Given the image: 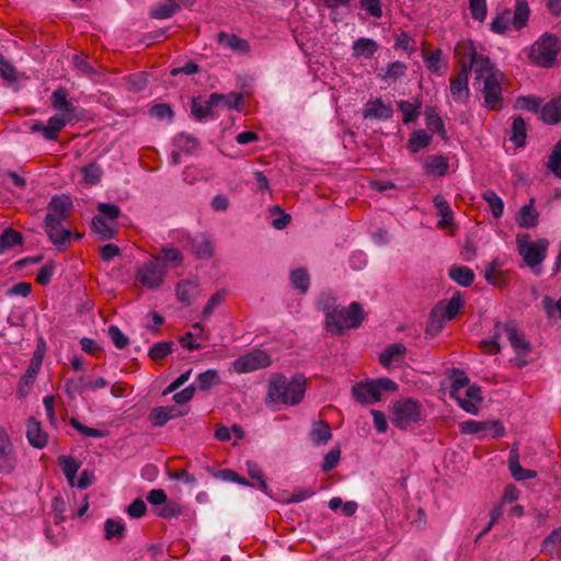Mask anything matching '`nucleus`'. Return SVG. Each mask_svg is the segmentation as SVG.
Wrapping results in <instances>:
<instances>
[{"instance_id": "1", "label": "nucleus", "mask_w": 561, "mask_h": 561, "mask_svg": "<svg viewBox=\"0 0 561 561\" xmlns=\"http://www.w3.org/2000/svg\"><path fill=\"white\" fill-rule=\"evenodd\" d=\"M50 104L57 113L48 119L47 124L35 122L30 129L33 133H41L46 140H56L67 124L82 119L83 110L68 100V92L64 88H59L51 93Z\"/></svg>"}, {"instance_id": "2", "label": "nucleus", "mask_w": 561, "mask_h": 561, "mask_svg": "<svg viewBox=\"0 0 561 561\" xmlns=\"http://www.w3.org/2000/svg\"><path fill=\"white\" fill-rule=\"evenodd\" d=\"M504 73L490 60H480L474 73L473 87L483 99V106L489 111H500L504 105Z\"/></svg>"}, {"instance_id": "3", "label": "nucleus", "mask_w": 561, "mask_h": 561, "mask_svg": "<svg viewBox=\"0 0 561 561\" xmlns=\"http://www.w3.org/2000/svg\"><path fill=\"white\" fill-rule=\"evenodd\" d=\"M306 378L301 375L294 376L288 380L283 375L272 378L265 399L266 405L276 408L279 404L295 405L299 403L306 391Z\"/></svg>"}, {"instance_id": "4", "label": "nucleus", "mask_w": 561, "mask_h": 561, "mask_svg": "<svg viewBox=\"0 0 561 561\" xmlns=\"http://www.w3.org/2000/svg\"><path fill=\"white\" fill-rule=\"evenodd\" d=\"M72 207L71 199L66 195L54 196L45 217V231L50 241L57 247L66 245L70 240V231L61 227Z\"/></svg>"}, {"instance_id": "5", "label": "nucleus", "mask_w": 561, "mask_h": 561, "mask_svg": "<svg viewBox=\"0 0 561 561\" xmlns=\"http://www.w3.org/2000/svg\"><path fill=\"white\" fill-rule=\"evenodd\" d=\"M364 320V311L358 302L348 307L339 306L328 314L325 329L332 335H341L345 330L357 328Z\"/></svg>"}, {"instance_id": "6", "label": "nucleus", "mask_w": 561, "mask_h": 561, "mask_svg": "<svg viewBox=\"0 0 561 561\" xmlns=\"http://www.w3.org/2000/svg\"><path fill=\"white\" fill-rule=\"evenodd\" d=\"M516 244L525 265L537 274L547 256L549 241L547 239L529 241L528 233H518L516 236Z\"/></svg>"}, {"instance_id": "7", "label": "nucleus", "mask_w": 561, "mask_h": 561, "mask_svg": "<svg viewBox=\"0 0 561 561\" xmlns=\"http://www.w3.org/2000/svg\"><path fill=\"white\" fill-rule=\"evenodd\" d=\"M423 421L422 404L413 399L398 400L391 409V422L401 430L412 428Z\"/></svg>"}, {"instance_id": "8", "label": "nucleus", "mask_w": 561, "mask_h": 561, "mask_svg": "<svg viewBox=\"0 0 561 561\" xmlns=\"http://www.w3.org/2000/svg\"><path fill=\"white\" fill-rule=\"evenodd\" d=\"M398 385L389 378L370 379L353 386L352 394L360 404H373L381 399L382 391H396Z\"/></svg>"}, {"instance_id": "9", "label": "nucleus", "mask_w": 561, "mask_h": 561, "mask_svg": "<svg viewBox=\"0 0 561 561\" xmlns=\"http://www.w3.org/2000/svg\"><path fill=\"white\" fill-rule=\"evenodd\" d=\"M495 335H505L511 343V346L516 352L514 362L517 366L523 367L527 364L526 355L530 353L531 345L527 342L523 334H520L513 322H496Z\"/></svg>"}, {"instance_id": "10", "label": "nucleus", "mask_w": 561, "mask_h": 561, "mask_svg": "<svg viewBox=\"0 0 561 561\" xmlns=\"http://www.w3.org/2000/svg\"><path fill=\"white\" fill-rule=\"evenodd\" d=\"M559 51L558 39L550 34H543L531 46L529 57L540 67H550Z\"/></svg>"}, {"instance_id": "11", "label": "nucleus", "mask_w": 561, "mask_h": 561, "mask_svg": "<svg viewBox=\"0 0 561 561\" xmlns=\"http://www.w3.org/2000/svg\"><path fill=\"white\" fill-rule=\"evenodd\" d=\"M165 275L167 270L160 264V259L152 256V260L138 267L136 282L148 289H156L163 284Z\"/></svg>"}, {"instance_id": "12", "label": "nucleus", "mask_w": 561, "mask_h": 561, "mask_svg": "<svg viewBox=\"0 0 561 561\" xmlns=\"http://www.w3.org/2000/svg\"><path fill=\"white\" fill-rule=\"evenodd\" d=\"M271 365L270 355L263 350H253L240 357L233 363V370L238 374H247Z\"/></svg>"}, {"instance_id": "13", "label": "nucleus", "mask_w": 561, "mask_h": 561, "mask_svg": "<svg viewBox=\"0 0 561 561\" xmlns=\"http://www.w3.org/2000/svg\"><path fill=\"white\" fill-rule=\"evenodd\" d=\"M463 302L459 294H455L448 301L437 304L431 311V324L437 328H442L445 320H453L460 309Z\"/></svg>"}, {"instance_id": "14", "label": "nucleus", "mask_w": 561, "mask_h": 561, "mask_svg": "<svg viewBox=\"0 0 561 561\" xmlns=\"http://www.w3.org/2000/svg\"><path fill=\"white\" fill-rule=\"evenodd\" d=\"M455 54L459 57L462 68L472 69L477 72V65L480 60H490L488 57L478 54L472 41H461L455 47Z\"/></svg>"}, {"instance_id": "15", "label": "nucleus", "mask_w": 561, "mask_h": 561, "mask_svg": "<svg viewBox=\"0 0 561 561\" xmlns=\"http://www.w3.org/2000/svg\"><path fill=\"white\" fill-rule=\"evenodd\" d=\"M460 431L463 434H479L484 431H490L493 438L504 435V427L497 421L478 422L468 420L459 424Z\"/></svg>"}, {"instance_id": "16", "label": "nucleus", "mask_w": 561, "mask_h": 561, "mask_svg": "<svg viewBox=\"0 0 561 561\" xmlns=\"http://www.w3.org/2000/svg\"><path fill=\"white\" fill-rule=\"evenodd\" d=\"M16 463L13 445L7 431L0 426V470L11 472Z\"/></svg>"}, {"instance_id": "17", "label": "nucleus", "mask_w": 561, "mask_h": 561, "mask_svg": "<svg viewBox=\"0 0 561 561\" xmlns=\"http://www.w3.org/2000/svg\"><path fill=\"white\" fill-rule=\"evenodd\" d=\"M407 347L402 343H393L387 346L379 356V362L385 368L399 366L404 360Z\"/></svg>"}, {"instance_id": "18", "label": "nucleus", "mask_w": 561, "mask_h": 561, "mask_svg": "<svg viewBox=\"0 0 561 561\" xmlns=\"http://www.w3.org/2000/svg\"><path fill=\"white\" fill-rule=\"evenodd\" d=\"M455 400L462 410L476 415L482 402L481 389L478 386H471L463 391L462 398Z\"/></svg>"}, {"instance_id": "19", "label": "nucleus", "mask_w": 561, "mask_h": 561, "mask_svg": "<svg viewBox=\"0 0 561 561\" xmlns=\"http://www.w3.org/2000/svg\"><path fill=\"white\" fill-rule=\"evenodd\" d=\"M450 93L456 102L465 103L469 98L468 69L466 67L450 79Z\"/></svg>"}, {"instance_id": "20", "label": "nucleus", "mask_w": 561, "mask_h": 561, "mask_svg": "<svg viewBox=\"0 0 561 561\" xmlns=\"http://www.w3.org/2000/svg\"><path fill=\"white\" fill-rule=\"evenodd\" d=\"M393 110L390 105L385 104L380 99L368 101L363 112L364 118L389 119L392 117Z\"/></svg>"}, {"instance_id": "21", "label": "nucleus", "mask_w": 561, "mask_h": 561, "mask_svg": "<svg viewBox=\"0 0 561 561\" xmlns=\"http://www.w3.org/2000/svg\"><path fill=\"white\" fill-rule=\"evenodd\" d=\"M182 415L184 413L175 407H158L149 413V421L153 426L161 427L170 420Z\"/></svg>"}, {"instance_id": "22", "label": "nucleus", "mask_w": 561, "mask_h": 561, "mask_svg": "<svg viewBox=\"0 0 561 561\" xmlns=\"http://www.w3.org/2000/svg\"><path fill=\"white\" fill-rule=\"evenodd\" d=\"M218 43L234 53L247 54L250 51V45L248 41L226 32H220L217 35Z\"/></svg>"}, {"instance_id": "23", "label": "nucleus", "mask_w": 561, "mask_h": 561, "mask_svg": "<svg viewBox=\"0 0 561 561\" xmlns=\"http://www.w3.org/2000/svg\"><path fill=\"white\" fill-rule=\"evenodd\" d=\"M539 214L535 209V198H530L529 203L524 205L517 216L516 222L520 228H535L538 225Z\"/></svg>"}, {"instance_id": "24", "label": "nucleus", "mask_w": 561, "mask_h": 561, "mask_svg": "<svg viewBox=\"0 0 561 561\" xmlns=\"http://www.w3.org/2000/svg\"><path fill=\"white\" fill-rule=\"evenodd\" d=\"M26 437L28 443L38 449L44 448L48 442L47 434L42 430L41 424L33 417L27 421Z\"/></svg>"}, {"instance_id": "25", "label": "nucleus", "mask_w": 561, "mask_h": 561, "mask_svg": "<svg viewBox=\"0 0 561 561\" xmlns=\"http://www.w3.org/2000/svg\"><path fill=\"white\" fill-rule=\"evenodd\" d=\"M519 456L516 448H512L510 451V458H508V468L511 471V474L514 477L517 481H523L527 479H533L537 476V472L534 470L524 469L519 465Z\"/></svg>"}, {"instance_id": "26", "label": "nucleus", "mask_w": 561, "mask_h": 561, "mask_svg": "<svg viewBox=\"0 0 561 561\" xmlns=\"http://www.w3.org/2000/svg\"><path fill=\"white\" fill-rule=\"evenodd\" d=\"M423 168L427 174L444 176L448 171V161L442 154H432L424 160Z\"/></svg>"}, {"instance_id": "27", "label": "nucleus", "mask_w": 561, "mask_h": 561, "mask_svg": "<svg viewBox=\"0 0 561 561\" xmlns=\"http://www.w3.org/2000/svg\"><path fill=\"white\" fill-rule=\"evenodd\" d=\"M243 103V96L240 93H211L210 94V104H214V107H227V108H239L240 104Z\"/></svg>"}, {"instance_id": "28", "label": "nucleus", "mask_w": 561, "mask_h": 561, "mask_svg": "<svg viewBox=\"0 0 561 561\" xmlns=\"http://www.w3.org/2000/svg\"><path fill=\"white\" fill-rule=\"evenodd\" d=\"M540 117L548 124H557L561 121V98L547 102L540 111Z\"/></svg>"}, {"instance_id": "29", "label": "nucleus", "mask_w": 561, "mask_h": 561, "mask_svg": "<svg viewBox=\"0 0 561 561\" xmlns=\"http://www.w3.org/2000/svg\"><path fill=\"white\" fill-rule=\"evenodd\" d=\"M399 111L403 115V124L409 125L416 121L421 113L422 103L419 100L410 101H399L397 103Z\"/></svg>"}, {"instance_id": "30", "label": "nucleus", "mask_w": 561, "mask_h": 561, "mask_svg": "<svg viewBox=\"0 0 561 561\" xmlns=\"http://www.w3.org/2000/svg\"><path fill=\"white\" fill-rule=\"evenodd\" d=\"M378 49V44L366 37H360L354 42L352 50L354 57L371 58Z\"/></svg>"}, {"instance_id": "31", "label": "nucleus", "mask_w": 561, "mask_h": 561, "mask_svg": "<svg viewBox=\"0 0 561 561\" xmlns=\"http://www.w3.org/2000/svg\"><path fill=\"white\" fill-rule=\"evenodd\" d=\"M450 380L449 396L453 399L462 398L463 391L472 386L470 385L469 378L459 370L454 371Z\"/></svg>"}, {"instance_id": "32", "label": "nucleus", "mask_w": 561, "mask_h": 561, "mask_svg": "<svg viewBox=\"0 0 561 561\" xmlns=\"http://www.w3.org/2000/svg\"><path fill=\"white\" fill-rule=\"evenodd\" d=\"M309 435L312 443L316 445H324L332 437L331 428L325 421L313 422Z\"/></svg>"}, {"instance_id": "33", "label": "nucleus", "mask_w": 561, "mask_h": 561, "mask_svg": "<svg viewBox=\"0 0 561 561\" xmlns=\"http://www.w3.org/2000/svg\"><path fill=\"white\" fill-rule=\"evenodd\" d=\"M434 206L438 210L440 215V219L438 221V226L442 228H446L453 225L454 217L451 208L448 202L442 195H436L433 199Z\"/></svg>"}, {"instance_id": "34", "label": "nucleus", "mask_w": 561, "mask_h": 561, "mask_svg": "<svg viewBox=\"0 0 561 561\" xmlns=\"http://www.w3.org/2000/svg\"><path fill=\"white\" fill-rule=\"evenodd\" d=\"M245 466H247V472H248L249 477L253 481H255L254 483H250V485L257 486L263 493L270 494V486L266 483V481L264 480L263 472H262V469L260 468V466L256 462L251 461V460L247 461Z\"/></svg>"}, {"instance_id": "35", "label": "nucleus", "mask_w": 561, "mask_h": 561, "mask_svg": "<svg viewBox=\"0 0 561 561\" xmlns=\"http://www.w3.org/2000/svg\"><path fill=\"white\" fill-rule=\"evenodd\" d=\"M431 141L432 137L424 129H417L410 135L407 147L411 152L416 153L430 146Z\"/></svg>"}, {"instance_id": "36", "label": "nucleus", "mask_w": 561, "mask_h": 561, "mask_svg": "<svg viewBox=\"0 0 561 561\" xmlns=\"http://www.w3.org/2000/svg\"><path fill=\"white\" fill-rule=\"evenodd\" d=\"M449 277L457 284L468 287L474 280V273L467 266H451L449 268Z\"/></svg>"}, {"instance_id": "37", "label": "nucleus", "mask_w": 561, "mask_h": 561, "mask_svg": "<svg viewBox=\"0 0 561 561\" xmlns=\"http://www.w3.org/2000/svg\"><path fill=\"white\" fill-rule=\"evenodd\" d=\"M160 259V264L167 270V267H178L183 262L182 253L172 247H163L161 249V255H157Z\"/></svg>"}, {"instance_id": "38", "label": "nucleus", "mask_w": 561, "mask_h": 561, "mask_svg": "<svg viewBox=\"0 0 561 561\" xmlns=\"http://www.w3.org/2000/svg\"><path fill=\"white\" fill-rule=\"evenodd\" d=\"M511 24H513L512 11L504 9L493 18L490 28L496 34H503L510 28Z\"/></svg>"}, {"instance_id": "39", "label": "nucleus", "mask_w": 561, "mask_h": 561, "mask_svg": "<svg viewBox=\"0 0 561 561\" xmlns=\"http://www.w3.org/2000/svg\"><path fill=\"white\" fill-rule=\"evenodd\" d=\"M529 8L525 0H516L515 10L512 13L513 26L515 30L523 28L529 19Z\"/></svg>"}, {"instance_id": "40", "label": "nucleus", "mask_w": 561, "mask_h": 561, "mask_svg": "<svg viewBox=\"0 0 561 561\" xmlns=\"http://www.w3.org/2000/svg\"><path fill=\"white\" fill-rule=\"evenodd\" d=\"M195 382L199 390L206 391L220 382L219 374L216 369H207L197 375Z\"/></svg>"}, {"instance_id": "41", "label": "nucleus", "mask_w": 561, "mask_h": 561, "mask_svg": "<svg viewBox=\"0 0 561 561\" xmlns=\"http://www.w3.org/2000/svg\"><path fill=\"white\" fill-rule=\"evenodd\" d=\"M424 114L427 128L434 133L439 134L442 137H445L446 130L444 122L442 117L437 114L435 108L427 107Z\"/></svg>"}, {"instance_id": "42", "label": "nucleus", "mask_w": 561, "mask_h": 561, "mask_svg": "<svg viewBox=\"0 0 561 561\" xmlns=\"http://www.w3.org/2000/svg\"><path fill=\"white\" fill-rule=\"evenodd\" d=\"M58 463L61 467V470L67 478L69 484L75 486L76 474L79 470V463L72 458L67 456H61L58 459Z\"/></svg>"}, {"instance_id": "43", "label": "nucleus", "mask_w": 561, "mask_h": 561, "mask_svg": "<svg viewBox=\"0 0 561 561\" xmlns=\"http://www.w3.org/2000/svg\"><path fill=\"white\" fill-rule=\"evenodd\" d=\"M482 198L488 203L492 215L500 218L504 211L503 199L492 190H486L482 193Z\"/></svg>"}, {"instance_id": "44", "label": "nucleus", "mask_w": 561, "mask_h": 561, "mask_svg": "<svg viewBox=\"0 0 561 561\" xmlns=\"http://www.w3.org/2000/svg\"><path fill=\"white\" fill-rule=\"evenodd\" d=\"M180 9L179 4L173 2L172 0H167L163 3L157 4L152 8L150 15L153 19H169Z\"/></svg>"}, {"instance_id": "45", "label": "nucleus", "mask_w": 561, "mask_h": 561, "mask_svg": "<svg viewBox=\"0 0 561 561\" xmlns=\"http://www.w3.org/2000/svg\"><path fill=\"white\" fill-rule=\"evenodd\" d=\"M337 307L336 297L331 290H324L320 294L317 300V308L324 312L325 320L328 319V314L332 313Z\"/></svg>"}, {"instance_id": "46", "label": "nucleus", "mask_w": 561, "mask_h": 561, "mask_svg": "<svg viewBox=\"0 0 561 561\" xmlns=\"http://www.w3.org/2000/svg\"><path fill=\"white\" fill-rule=\"evenodd\" d=\"M192 250L198 259H209L213 255V245L205 237L195 238L192 241Z\"/></svg>"}, {"instance_id": "47", "label": "nucleus", "mask_w": 561, "mask_h": 561, "mask_svg": "<svg viewBox=\"0 0 561 561\" xmlns=\"http://www.w3.org/2000/svg\"><path fill=\"white\" fill-rule=\"evenodd\" d=\"M511 140L517 146L522 147L526 140V123L524 118L516 117L512 124V136Z\"/></svg>"}, {"instance_id": "48", "label": "nucleus", "mask_w": 561, "mask_h": 561, "mask_svg": "<svg viewBox=\"0 0 561 561\" xmlns=\"http://www.w3.org/2000/svg\"><path fill=\"white\" fill-rule=\"evenodd\" d=\"M21 243L22 236L20 232L10 228L5 229L3 233L0 236V254L3 253L5 250Z\"/></svg>"}, {"instance_id": "49", "label": "nucleus", "mask_w": 561, "mask_h": 561, "mask_svg": "<svg viewBox=\"0 0 561 561\" xmlns=\"http://www.w3.org/2000/svg\"><path fill=\"white\" fill-rule=\"evenodd\" d=\"M501 264L497 260L490 262L484 271L486 282L493 286H501L503 284V275L500 271Z\"/></svg>"}, {"instance_id": "50", "label": "nucleus", "mask_w": 561, "mask_h": 561, "mask_svg": "<svg viewBox=\"0 0 561 561\" xmlns=\"http://www.w3.org/2000/svg\"><path fill=\"white\" fill-rule=\"evenodd\" d=\"M84 183L95 185L101 181L102 169L96 163H89L81 169Z\"/></svg>"}, {"instance_id": "51", "label": "nucleus", "mask_w": 561, "mask_h": 561, "mask_svg": "<svg viewBox=\"0 0 561 561\" xmlns=\"http://www.w3.org/2000/svg\"><path fill=\"white\" fill-rule=\"evenodd\" d=\"M93 229L96 233L101 236L102 239H112L115 233V228L112 222H107L104 218L101 216L94 217L93 221Z\"/></svg>"}, {"instance_id": "52", "label": "nucleus", "mask_w": 561, "mask_h": 561, "mask_svg": "<svg viewBox=\"0 0 561 561\" xmlns=\"http://www.w3.org/2000/svg\"><path fill=\"white\" fill-rule=\"evenodd\" d=\"M290 280L295 288L301 294H306L309 288V274L304 268H297L291 272Z\"/></svg>"}, {"instance_id": "53", "label": "nucleus", "mask_w": 561, "mask_h": 561, "mask_svg": "<svg viewBox=\"0 0 561 561\" xmlns=\"http://www.w3.org/2000/svg\"><path fill=\"white\" fill-rule=\"evenodd\" d=\"M407 66L401 61H393L388 65L383 75H380L382 80L397 81L399 78L404 76Z\"/></svg>"}, {"instance_id": "54", "label": "nucleus", "mask_w": 561, "mask_h": 561, "mask_svg": "<svg viewBox=\"0 0 561 561\" xmlns=\"http://www.w3.org/2000/svg\"><path fill=\"white\" fill-rule=\"evenodd\" d=\"M105 539L111 540L113 538L121 539L125 531V525L119 520L106 519L104 523Z\"/></svg>"}, {"instance_id": "55", "label": "nucleus", "mask_w": 561, "mask_h": 561, "mask_svg": "<svg viewBox=\"0 0 561 561\" xmlns=\"http://www.w3.org/2000/svg\"><path fill=\"white\" fill-rule=\"evenodd\" d=\"M214 106V104H210V98L208 101H201L195 99L192 102L191 111L197 119H203L211 114Z\"/></svg>"}, {"instance_id": "56", "label": "nucleus", "mask_w": 561, "mask_h": 561, "mask_svg": "<svg viewBox=\"0 0 561 561\" xmlns=\"http://www.w3.org/2000/svg\"><path fill=\"white\" fill-rule=\"evenodd\" d=\"M196 286L190 280H181L175 288L176 297L181 302L186 305H191L192 301V290L195 289Z\"/></svg>"}, {"instance_id": "57", "label": "nucleus", "mask_w": 561, "mask_h": 561, "mask_svg": "<svg viewBox=\"0 0 561 561\" xmlns=\"http://www.w3.org/2000/svg\"><path fill=\"white\" fill-rule=\"evenodd\" d=\"M172 352V343L171 342H158L152 347H150L148 355L153 360H161L165 356H168Z\"/></svg>"}, {"instance_id": "58", "label": "nucleus", "mask_w": 561, "mask_h": 561, "mask_svg": "<svg viewBox=\"0 0 561 561\" xmlns=\"http://www.w3.org/2000/svg\"><path fill=\"white\" fill-rule=\"evenodd\" d=\"M70 424L75 430L87 437L102 438L107 434L105 431L88 427L76 419H71Z\"/></svg>"}, {"instance_id": "59", "label": "nucleus", "mask_w": 561, "mask_h": 561, "mask_svg": "<svg viewBox=\"0 0 561 561\" xmlns=\"http://www.w3.org/2000/svg\"><path fill=\"white\" fill-rule=\"evenodd\" d=\"M359 5L371 18L380 19L382 16L380 0H359Z\"/></svg>"}, {"instance_id": "60", "label": "nucleus", "mask_w": 561, "mask_h": 561, "mask_svg": "<svg viewBox=\"0 0 561 561\" xmlns=\"http://www.w3.org/2000/svg\"><path fill=\"white\" fill-rule=\"evenodd\" d=\"M548 168L561 178V139L556 144L549 157Z\"/></svg>"}, {"instance_id": "61", "label": "nucleus", "mask_w": 561, "mask_h": 561, "mask_svg": "<svg viewBox=\"0 0 561 561\" xmlns=\"http://www.w3.org/2000/svg\"><path fill=\"white\" fill-rule=\"evenodd\" d=\"M226 293L224 290L215 293L207 301L204 310L203 318L208 319L216 307L220 306L225 301Z\"/></svg>"}, {"instance_id": "62", "label": "nucleus", "mask_w": 561, "mask_h": 561, "mask_svg": "<svg viewBox=\"0 0 561 561\" xmlns=\"http://www.w3.org/2000/svg\"><path fill=\"white\" fill-rule=\"evenodd\" d=\"M175 145L180 150L190 153L197 148L198 142L194 137L190 135L180 134L175 138Z\"/></svg>"}, {"instance_id": "63", "label": "nucleus", "mask_w": 561, "mask_h": 561, "mask_svg": "<svg viewBox=\"0 0 561 561\" xmlns=\"http://www.w3.org/2000/svg\"><path fill=\"white\" fill-rule=\"evenodd\" d=\"M98 210L100 213L99 216H101L105 220L108 219L111 222H113L121 214V209L117 205L108 203L100 204L98 206Z\"/></svg>"}, {"instance_id": "64", "label": "nucleus", "mask_w": 561, "mask_h": 561, "mask_svg": "<svg viewBox=\"0 0 561 561\" xmlns=\"http://www.w3.org/2000/svg\"><path fill=\"white\" fill-rule=\"evenodd\" d=\"M561 543V527L551 531V534L543 540L542 550L552 554L554 546Z\"/></svg>"}]
</instances>
